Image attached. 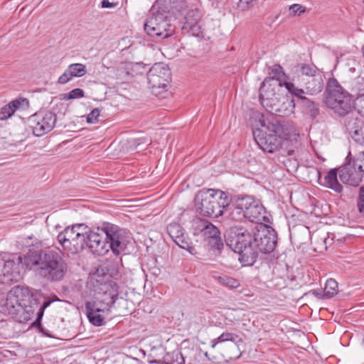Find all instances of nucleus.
I'll list each match as a JSON object with an SVG mask.
<instances>
[{
  "instance_id": "1",
  "label": "nucleus",
  "mask_w": 364,
  "mask_h": 364,
  "mask_svg": "<svg viewBox=\"0 0 364 364\" xmlns=\"http://www.w3.org/2000/svg\"><path fill=\"white\" fill-rule=\"evenodd\" d=\"M231 238L227 245L239 255L238 259L245 266H252L259 253L269 254L274 251L277 243V235L269 226L257 225L252 228L242 226L235 227L231 230Z\"/></svg>"
},
{
  "instance_id": "2",
  "label": "nucleus",
  "mask_w": 364,
  "mask_h": 364,
  "mask_svg": "<svg viewBox=\"0 0 364 364\" xmlns=\"http://www.w3.org/2000/svg\"><path fill=\"white\" fill-rule=\"evenodd\" d=\"M85 247L98 255H105L109 250L119 256L129 243V232L119 226L104 223L102 228L85 232Z\"/></svg>"
},
{
  "instance_id": "3",
  "label": "nucleus",
  "mask_w": 364,
  "mask_h": 364,
  "mask_svg": "<svg viewBox=\"0 0 364 364\" xmlns=\"http://www.w3.org/2000/svg\"><path fill=\"white\" fill-rule=\"evenodd\" d=\"M27 268L33 269L43 279L60 282L68 272V264L60 253L52 250L29 251L23 255Z\"/></svg>"
},
{
  "instance_id": "4",
  "label": "nucleus",
  "mask_w": 364,
  "mask_h": 364,
  "mask_svg": "<svg viewBox=\"0 0 364 364\" xmlns=\"http://www.w3.org/2000/svg\"><path fill=\"white\" fill-rule=\"evenodd\" d=\"M260 126L253 132L254 139L261 149L269 153L277 151L282 142L294 132L293 124L262 115Z\"/></svg>"
},
{
  "instance_id": "5",
  "label": "nucleus",
  "mask_w": 364,
  "mask_h": 364,
  "mask_svg": "<svg viewBox=\"0 0 364 364\" xmlns=\"http://www.w3.org/2000/svg\"><path fill=\"white\" fill-rule=\"evenodd\" d=\"M195 206L199 213L210 218H218L230 204L227 193L220 190L203 189L195 196Z\"/></svg>"
},
{
  "instance_id": "6",
  "label": "nucleus",
  "mask_w": 364,
  "mask_h": 364,
  "mask_svg": "<svg viewBox=\"0 0 364 364\" xmlns=\"http://www.w3.org/2000/svg\"><path fill=\"white\" fill-rule=\"evenodd\" d=\"M326 92V106L338 116L349 114L355 109L352 95L342 87L336 78L328 79Z\"/></svg>"
},
{
  "instance_id": "7",
  "label": "nucleus",
  "mask_w": 364,
  "mask_h": 364,
  "mask_svg": "<svg viewBox=\"0 0 364 364\" xmlns=\"http://www.w3.org/2000/svg\"><path fill=\"white\" fill-rule=\"evenodd\" d=\"M284 86L274 77H266L259 88V101L269 112L282 113V107H294V100L285 97L281 99L278 90Z\"/></svg>"
},
{
  "instance_id": "8",
  "label": "nucleus",
  "mask_w": 364,
  "mask_h": 364,
  "mask_svg": "<svg viewBox=\"0 0 364 364\" xmlns=\"http://www.w3.org/2000/svg\"><path fill=\"white\" fill-rule=\"evenodd\" d=\"M235 213L242 215L244 218L253 223H262L265 218V209L260 202L252 196H245L238 198L230 216L232 219Z\"/></svg>"
},
{
  "instance_id": "9",
  "label": "nucleus",
  "mask_w": 364,
  "mask_h": 364,
  "mask_svg": "<svg viewBox=\"0 0 364 364\" xmlns=\"http://www.w3.org/2000/svg\"><path fill=\"white\" fill-rule=\"evenodd\" d=\"M144 29L147 35L156 41L168 38L174 33V26L168 21L164 12L159 9L146 18Z\"/></svg>"
},
{
  "instance_id": "10",
  "label": "nucleus",
  "mask_w": 364,
  "mask_h": 364,
  "mask_svg": "<svg viewBox=\"0 0 364 364\" xmlns=\"http://www.w3.org/2000/svg\"><path fill=\"white\" fill-rule=\"evenodd\" d=\"M76 228L88 229L85 224H75L72 227H67L57 237L58 242L63 249L72 254L78 253L85 247V232L77 231Z\"/></svg>"
},
{
  "instance_id": "11",
  "label": "nucleus",
  "mask_w": 364,
  "mask_h": 364,
  "mask_svg": "<svg viewBox=\"0 0 364 364\" xmlns=\"http://www.w3.org/2000/svg\"><path fill=\"white\" fill-rule=\"evenodd\" d=\"M194 235H200L206 245L212 249L220 250L223 247V242L218 228L207 220L196 218L192 221Z\"/></svg>"
},
{
  "instance_id": "12",
  "label": "nucleus",
  "mask_w": 364,
  "mask_h": 364,
  "mask_svg": "<svg viewBox=\"0 0 364 364\" xmlns=\"http://www.w3.org/2000/svg\"><path fill=\"white\" fill-rule=\"evenodd\" d=\"M55 301H60L57 296L54 295L53 299L45 297L40 292H35L29 301L23 306V310L18 319L20 321H29L36 318V322H40L43 316L45 309L50 304Z\"/></svg>"
},
{
  "instance_id": "13",
  "label": "nucleus",
  "mask_w": 364,
  "mask_h": 364,
  "mask_svg": "<svg viewBox=\"0 0 364 364\" xmlns=\"http://www.w3.org/2000/svg\"><path fill=\"white\" fill-rule=\"evenodd\" d=\"M23 257L4 260L0 259V284L11 285L22 278V271L27 268L23 261Z\"/></svg>"
},
{
  "instance_id": "14",
  "label": "nucleus",
  "mask_w": 364,
  "mask_h": 364,
  "mask_svg": "<svg viewBox=\"0 0 364 364\" xmlns=\"http://www.w3.org/2000/svg\"><path fill=\"white\" fill-rule=\"evenodd\" d=\"M56 115L50 111H40L30 118L33 134L42 136L50 132L56 123Z\"/></svg>"
},
{
  "instance_id": "15",
  "label": "nucleus",
  "mask_w": 364,
  "mask_h": 364,
  "mask_svg": "<svg viewBox=\"0 0 364 364\" xmlns=\"http://www.w3.org/2000/svg\"><path fill=\"white\" fill-rule=\"evenodd\" d=\"M148 83L152 89L168 87L171 80V72L164 63H155L147 73Z\"/></svg>"
},
{
  "instance_id": "16",
  "label": "nucleus",
  "mask_w": 364,
  "mask_h": 364,
  "mask_svg": "<svg viewBox=\"0 0 364 364\" xmlns=\"http://www.w3.org/2000/svg\"><path fill=\"white\" fill-rule=\"evenodd\" d=\"M362 164H358L355 161L349 162L339 169L340 180L346 184L357 186L362 181L364 170Z\"/></svg>"
},
{
  "instance_id": "17",
  "label": "nucleus",
  "mask_w": 364,
  "mask_h": 364,
  "mask_svg": "<svg viewBox=\"0 0 364 364\" xmlns=\"http://www.w3.org/2000/svg\"><path fill=\"white\" fill-rule=\"evenodd\" d=\"M202 12L198 9L189 10L183 22L182 31L193 36L199 37L202 33Z\"/></svg>"
},
{
  "instance_id": "18",
  "label": "nucleus",
  "mask_w": 364,
  "mask_h": 364,
  "mask_svg": "<svg viewBox=\"0 0 364 364\" xmlns=\"http://www.w3.org/2000/svg\"><path fill=\"white\" fill-rule=\"evenodd\" d=\"M167 232L178 247L186 250L192 255L196 254L195 247L191 245L189 237L180 224L175 223L169 224L167 226Z\"/></svg>"
},
{
  "instance_id": "19",
  "label": "nucleus",
  "mask_w": 364,
  "mask_h": 364,
  "mask_svg": "<svg viewBox=\"0 0 364 364\" xmlns=\"http://www.w3.org/2000/svg\"><path fill=\"white\" fill-rule=\"evenodd\" d=\"M154 6L164 12L178 16L187 7L186 0H156Z\"/></svg>"
},
{
  "instance_id": "20",
  "label": "nucleus",
  "mask_w": 364,
  "mask_h": 364,
  "mask_svg": "<svg viewBox=\"0 0 364 364\" xmlns=\"http://www.w3.org/2000/svg\"><path fill=\"white\" fill-rule=\"evenodd\" d=\"M87 73L86 66L82 63L70 64L65 71L59 77L58 83L65 84L73 77H80Z\"/></svg>"
},
{
  "instance_id": "21",
  "label": "nucleus",
  "mask_w": 364,
  "mask_h": 364,
  "mask_svg": "<svg viewBox=\"0 0 364 364\" xmlns=\"http://www.w3.org/2000/svg\"><path fill=\"white\" fill-rule=\"evenodd\" d=\"M301 82L309 95H316L321 92L324 86L322 73L314 75L309 78H301Z\"/></svg>"
},
{
  "instance_id": "22",
  "label": "nucleus",
  "mask_w": 364,
  "mask_h": 364,
  "mask_svg": "<svg viewBox=\"0 0 364 364\" xmlns=\"http://www.w3.org/2000/svg\"><path fill=\"white\" fill-rule=\"evenodd\" d=\"M336 168L331 169L323 178V181L321 179V172L317 171V175L318 178V183L323 186L333 190L336 193H341L343 190L342 185L338 181Z\"/></svg>"
},
{
  "instance_id": "23",
  "label": "nucleus",
  "mask_w": 364,
  "mask_h": 364,
  "mask_svg": "<svg viewBox=\"0 0 364 364\" xmlns=\"http://www.w3.org/2000/svg\"><path fill=\"white\" fill-rule=\"evenodd\" d=\"M10 291L8 293L5 304L4 305V311L5 313L11 315L12 317H20L23 306L18 302Z\"/></svg>"
},
{
  "instance_id": "24",
  "label": "nucleus",
  "mask_w": 364,
  "mask_h": 364,
  "mask_svg": "<svg viewBox=\"0 0 364 364\" xmlns=\"http://www.w3.org/2000/svg\"><path fill=\"white\" fill-rule=\"evenodd\" d=\"M112 305H113L112 299L99 298L95 301H86L85 307V310L99 311L104 313L108 311Z\"/></svg>"
},
{
  "instance_id": "25",
  "label": "nucleus",
  "mask_w": 364,
  "mask_h": 364,
  "mask_svg": "<svg viewBox=\"0 0 364 364\" xmlns=\"http://www.w3.org/2000/svg\"><path fill=\"white\" fill-rule=\"evenodd\" d=\"M295 71L299 74V80L301 78H309L314 75L321 73L320 70L314 64L299 63L295 66Z\"/></svg>"
},
{
  "instance_id": "26",
  "label": "nucleus",
  "mask_w": 364,
  "mask_h": 364,
  "mask_svg": "<svg viewBox=\"0 0 364 364\" xmlns=\"http://www.w3.org/2000/svg\"><path fill=\"white\" fill-rule=\"evenodd\" d=\"M344 125L349 134L355 132L360 126L363 125V121L359 117L358 113L354 109L350 114L344 115Z\"/></svg>"
},
{
  "instance_id": "27",
  "label": "nucleus",
  "mask_w": 364,
  "mask_h": 364,
  "mask_svg": "<svg viewBox=\"0 0 364 364\" xmlns=\"http://www.w3.org/2000/svg\"><path fill=\"white\" fill-rule=\"evenodd\" d=\"M9 291L13 293L14 296L18 300V302H20L22 306H25L34 294L28 287L23 286H16Z\"/></svg>"
},
{
  "instance_id": "28",
  "label": "nucleus",
  "mask_w": 364,
  "mask_h": 364,
  "mask_svg": "<svg viewBox=\"0 0 364 364\" xmlns=\"http://www.w3.org/2000/svg\"><path fill=\"white\" fill-rule=\"evenodd\" d=\"M185 359L188 360V364H197L200 363L203 357V350L198 346L188 345L183 348Z\"/></svg>"
},
{
  "instance_id": "29",
  "label": "nucleus",
  "mask_w": 364,
  "mask_h": 364,
  "mask_svg": "<svg viewBox=\"0 0 364 364\" xmlns=\"http://www.w3.org/2000/svg\"><path fill=\"white\" fill-rule=\"evenodd\" d=\"M100 289L102 291L100 298L112 299L114 304L119 295L118 285L114 282H109L103 284Z\"/></svg>"
},
{
  "instance_id": "30",
  "label": "nucleus",
  "mask_w": 364,
  "mask_h": 364,
  "mask_svg": "<svg viewBox=\"0 0 364 364\" xmlns=\"http://www.w3.org/2000/svg\"><path fill=\"white\" fill-rule=\"evenodd\" d=\"M164 360L166 364H185L184 351L176 349L168 352L164 355Z\"/></svg>"
},
{
  "instance_id": "31",
  "label": "nucleus",
  "mask_w": 364,
  "mask_h": 364,
  "mask_svg": "<svg viewBox=\"0 0 364 364\" xmlns=\"http://www.w3.org/2000/svg\"><path fill=\"white\" fill-rule=\"evenodd\" d=\"M338 293V283L333 279L326 281L325 288L323 290V299H330Z\"/></svg>"
},
{
  "instance_id": "32",
  "label": "nucleus",
  "mask_w": 364,
  "mask_h": 364,
  "mask_svg": "<svg viewBox=\"0 0 364 364\" xmlns=\"http://www.w3.org/2000/svg\"><path fill=\"white\" fill-rule=\"evenodd\" d=\"M239 338V336L235 333H229V332H224L220 336H218L215 339H213L211 341V347L213 348H215L216 345L225 342V341H232L235 343H236V340ZM236 345L235 344L234 346Z\"/></svg>"
},
{
  "instance_id": "33",
  "label": "nucleus",
  "mask_w": 364,
  "mask_h": 364,
  "mask_svg": "<svg viewBox=\"0 0 364 364\" xmlns=\"http://www.w3.org/2000/svg\"><path fill=\"white\" fill-rule=\"evenodd\" d=\"M302 106L305 109L306 113L309 114L312 119L316 118L318 115L319 109L318 105L311 100L305 98L304 100V102L302 103Z\"/></svg>"
},
{
  "instance_id": "34",
  "label": "nucleus",
  "mask_w": 364,
  "mask_h": 364,
  "mask_svg": "<svg viewBox=\"0 0 364 364\" xmlns=\"http://www.w3.org/2000/svg\"><path fill=\"white\" fill-rule=\"evenodd\" d=\"M100 313L99 311L86 310L87 316L90 322L96 326H102L105 323V318Z\"/></svg>"
},
{
  "instance_id": "35",
  "label": "nucleus",
  "mask_w": 364,
  "mask_h": 364,
  "mask_svg": "<svg viewBox=\"0 0 364 364\" xmlns=\"http://www.w3.org/2000/svg\"><path fill=\"white\" fill-rule=\"evenodd\" d=\"M283 85L289 93L301 99L302 100V103L304 102V100L306 97L304 96L305 92L303 89L296 87L292 82H284Z\"/></svg>"
},
{
  "instance_id": "36",
  "label": "nucleus",
  "mask_w": 364,
  "mask_h": 364,
  "mask_svg": "<svg viewBox=\"0 0 364 364\" xmlns=\"http://www.w3.org/2000/svg\"><path fill=\"white\" fill-rule=\"evenodd\" d=\"M272 73L274 75L273 77L277 80L280 83L283 84L284 82H288V77L283 70V68L279 65H274L272 68Z\"/></svg>"
},
{
  "instance_id": "37",
  "label": "nucleus",
  "mask_w": 364,
  "mask_h": 364,
  "mask_svg": "<svg viewBox=\"0 0 364 364\" xmlns=\"http://www.w3.org/2000/svg\"><path fill=\"white\" fill-rule=\"evenodd\" d=\"M115 77L121 83L127 82L129 80L127 70H125L124 63L119 65L114 70Z\"/></svg>"
},
{
  "instance_id": "38",
  "label": "nucleus",
  "mask_w": 364,
  "mask_h": 364,
  "mask_svg": "<svg viewBox=\"0 0 364 364\" xmlns=\"http://www.w3.org/2000/svg\"><path fill=\"white\" fill-rule=\"evenodd\" d=\"M219 281L220 284L230 289H237L240 286V283L237 279L228 276L220 277Z\"/></svg>"
},
{
  "instance_id": "39",
  "label": "nucleus",
  "mask_w": 364,
  "mask_h": 364,
  "mask_svg": "<svg viewBox=\"0 0 364 364\" xmlns=\"http://www.w3.org/2000/svg\"><path fill=\"white\" fill-rule=\"evenodd\" d=\"M125 70L128 73L129 80L135 75H138V70L141 67V63H134L132 62L124 63Z\"/></svg>"
},
{
  "instance_id": "40",
  "label": "nucleus",
  "mask_w": 364,
  "mask_h": 364,
  "mask_svg": "<svg viewBox=\"0 0 364 364\" xmlns=\"http://www.w3.org/2000/svg\"><path fill=\"white\" fill-rule=\"evenodd\" d=\"M85 96V92L80 88H75L68 93L63 94V99L70 100L74 99H80Z\"/></svg>"
},
{
  "instance_id": "41",
  "label": "nucleus",
  "mask_w": 364,
  "mask_h": 364,
  "mask_svg": "<svg viewBox=\"0 0 364 364\" xmlns=\"http://www.w3.org/2000/svg\"><path fill=\"white\" fill-rule=\"evenodd\" d=\"M11 105L15 111L19 109L24 110L28 108L29 101L26 98H19L11 101Z\"/></svg>"
},
{
  "instance_id": "42",
  "label": "nucleus",
  "mask_w": 364,
  "mask_h": 364,
  "mask_svg": "<svg viewBox=\"0 0 364 364\" xmlns=\"http://www.w3.org/2000/svg\"><path fill=\"white\" fill-rule=\"evenodd\" d=\"M15 110L14 107L11 106V102H9L8 105H5L1 108L0 111V119H7L9 117L12 116Z\"/></svg>"
},
{
  "instance_id": "43",
  "label": "nucleus",
  "mask_w": 364,
  "mask_h": 364,
  "mask_svg": "<svg viewBox=\"0 0 364 364\" xmlns=\"http://www.w3.org/2000/svg\"><path fill=\"white\" fill-rule=\"evenodd\" d=\"M353 139L360 145H364V127L362 125L355 132H353L350 134Z\"/></svg>"
},
{
  "instance_id": "44",
  "label": "nucleus",
  "mask_w": 364,
  "mask_h": 364,
  "mask_svg": "<svg viewBox=\"0 0 364 364\" xmlns=\"http://www.w3.org/2000/svg\"><path fill=\"white\" fill-rule=\"evenodd\" d=\"M100 116V110L95 108L91 111V112L87 117V122L90 124H93L97 122V119Z\"/></svg>"
},
{
  "instance_id": "45",
  "label": "nucleus",
  "mask_w": 364,
  "mask_h": 364,
  "mask_svg": "<svg viewBox=\"0 0 364 364\" xmlns=\"http://www.w3.org/2000/svg\"><path fill=\"white\" fill-rule=\"evenodd\" d=\"M358 208L360 213L364 214V186L360 188Z\"/></svg>"
},
{
  "instance_id": "46",
  "label": "nucleus",
  "mask_w": 364,
  "mask_h": 364,
  "mask_svg": "<svg viewBox=\"0 0 364 364\" xmlns=\"http://www.w3.org/2000/svg\"><path fill=\"white\" fill-rule=\"evenodd\" d=\"M289 11L292 15L298 14L299 16L301 14L304 13L306 9L301 5L294 4L289 6Z\"/></svg>"
},
{
  "instance_id": "47",
  "label": "nucleus",
  "mask_w": 364,
  "mask_h": 364,
  "mask_svg": "<svg viewBox=\"0 0 364 364\" xmlns=\"http://www.w3.org/2000/svg\"><path fill=\"white\" fill-rule=\"evenodd\" d=\"M255 0H240L238 3V8L242 11H246L253 6Z\"/></svg>"
},
{
  "instance_id": "48",
  "label": "nucleus",
  "mask_w": 364,
  "mask_h": 364,
  "mask_svg": "<svg viewBox=\"0 0 364 364\" xmlns=\"http://www.w3.org/2000/svg\"><path fill=\"white\" fill-rule=\"evenodd\" d=\"M358 97H357L358 101L364 102V78H361L358 82Z\"/></svg>"
},
{
  "instance_id": "49",
  "label": "nucleus",
  "mask_w": 364,
  "mask_h": 364,
  "mask_svg": "<svg viewBox=\"0 0 364 364\" xmlns=\"http://www.w3.org/2000/svg\"><path fill=\"white\" fill-rule=\"evenodd\" d=\"M117 5V3L109 2V0H102L101 2V6L102 8H114Z\"/></svg>"
},
{
  "instance_id": "50",
  "label": "nucleus",
  "mask_w": 364,
  "mask_h": 364,
  "mask_svg": "<svg viewBox=\"0 0 364 364\" xmlns=\"http://www.w3.org/2000/svg\"><path fill=\"white\" fill-rule=\"evenodd\" d=\"M323 245H324V248L325 250H327L328 248V245H331L332 243V241H333V239H329L328 237H324V238H322L321 239Z\"/></svg>"
},
{
  "instance_id": "51",
  "label": "nucleus",
  "mask_w": 364,
  "mask_h": 364,
  "mask_svg": "<svg viewBox=\"0 0 364 364\" xmlns=\"http://www.w3.org/2000/svg\"><path fill=\"white\" fill-rule=\"evenodd\" d=\"M311 292L316 297H318V298H323V294L321 295V293L318 292L317 290H313Z\"/></svg>"
},
{
  "instance_id": "52",
  "label": "nucleus",
  "mask_w": 364,
  "mask_h": 364,
  "mask_svg": "<svg viewBox=\"0 0 364 364\" xmlns=\"http://www.w3.org/2000/svg\"><path fill=\"white\" fill-rule=\"evenodd\" d=\"M234 217L236 218V219H235V220H241L242 218H244V216H242V215H240L238 213H235Z\"/></svg>"
},
{
  "instance_id": "53",
  "label": "nucleus",
  "mask_w": 364,
  "mask_h": 364,
  "mask_svg": "<svg viewBox=\"0 0 364 364\" xmlns=\"http://www.w3.org/2000/svg\"><path fill=\"white\" fill-rule=\"evenodd\" d=\"M203 355H205L208 360H210V358H209L208 353L207 352H203Z\"/></svg>"
},
{
  "instance_id": "54",
  "label": "nucleus",
  "mask_w": 364,
  "mask_h": 364,
  "mask_svg": "<svg viewBox=\"0 0 364 364\" xmlns=\"http://www.w3.org/2000/svg\"><path fill=\"white\" fill-rule=\"evenodd\" d=\"M76 230L77 231H82L83 232H89V230L87 231V229H82H82H78V228H76Z\"/></svg>"
},
{
  "instance_id": "55",
  "label": "nucleus",
  "mask_w": 364,
  "mask_h": 364,
  "mask_svg": "<svg viewBox=\"0 0 364 364\" xmlns=\"http://www.w3.org/2000/svg\"><path fill=\"white\" fill-rule=\"evenodd\" d=\"M363 166H364V151H363Z\"/></svg>"
},
{
  "instance_id": "56",
  "label": "nucleus",
  "mask_w": 364,
  "mask_h": 364,
  "mask_svg": "<svg viewBox=\"0 0 364 364\" xmlns=\"http://www.w3.org/2000/svg\"><path fill=\"white\" fill-rule=\"evenodd\" d=\"M29 239H32L33 238V236H29L28 237Z\"/></svg>"
}]
</instances>
